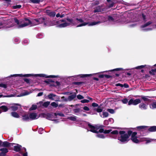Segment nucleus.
<instances>
[{"instance_id":"e2e57ef3","label":"nucleus","mask_w":156,"mask_h":156,"mask_svg":"<svg viewBox=\"0 0 156 156\" xmlns=\"http://www.w3.org/2000/svg\"><path fill=\"white\" fill-rule=\"evenodd\" d=\"M112 131V129H108L104 130V133L105 134H108Z\"/></svg>"},{"instance_id":"5fc2aeb1","label":"nucleus","mask_w":156,"mask_h":156,"mask_svg":"<svg viewBox=\"0 0 156 156\" xmlns=\"http://www.w3.org/2000/svg\"><path fill=\"white\" fill-rule=\"evenodd\" d=\"M137 134V133L136 132H132V134H131V138H133L134 137L137 136L136 135Z\"/></svg>"},{"instance_id":"864d4df0","label":"nucleus","mask_w":156,"mask_h":156,"mask_svg":"<svg viewBox=\"0 0 156 156\" xmlns=\"http://www.w3.org/2000/svg\"><path fill=\"white\" fill-rule=\"evenodd\" d=\"M111 133L112 134L117 135L118 134L119 132L117 130H115L111 132Z\"/></svg>"},{"instance_id":"412c9836","label":"nucleus","mask_w":156,"mask_h":156,"mask_svg":"<svg viewBox=\"0 0 156 156\" xmlns=\"http://www.w3.org/2000/svg\"><path fill=\"white\" fill-rule=\"evenodd\" d=\"M22 119L23 121H28L30 119L29 116L28 115H25L22 116Z\"/></svg>"},{"instance_id":"bf43d9fd","label":"nucleus","mask_w":156,"mask_h":156,"mask_svg":"<svg viewBox=\"0 0 156 156\" xmlns=\"http://www.w3.org/2000/svg\"><path fill=\"white\" fill-rule=\"evenodd\" d=\"M3 0L6 2V3L7 4V5L8 6L9 5L11 4V2H12L11 0Z\"/></svg>"},{"instance_id":"a211bd4d","label":"nucleus","mask_w":156,"mask_h":156,"mask_svg":"<svg viewBox=\"0 0 156 156\" xmlns=\"http://www.w3.org/2000/svg\"><path fill=\"white\" fill-rule=\"evenodd\" d=\"M147 130L149 132H154L156 131V126H153L148 128Z\"/></svg>"},{"instance_id":"338daca9","label":"nucleus","mask_w":156,"mask_h":156,"mask_svg":"<svg viewBox=\"0 0 156 156\" xmlns=\"http://www.w3.org/2000/svg\"><path fill=\"white\" fill-rule=\"evenodd\" d=\"M108 21H113L114 19L111 16H109L108 17Z\"/></svg>"},{"instance_id":"6e6552de","label":"nucleus","mask_w":156,"mask_h":156,"mask_svg":"<svg viewBox=\"0 0 156 156\" xmlns=\"http://www.w3.org/2000/svg\"><path fill=\"white\" fill-rule=\"evenodd\" d=\"M14 144H15L9 143L8 141H5L3 142H2L1 146L6 147H9L11 146H13V145Z\"/></svg>"},{"instance_id":"79ce46f5","label":"nucleus","mask_w":156,"mask_h":156,"mask_svg":"<svg viewBox=\"0 0 156 156\" xmlns=\"http://www.w3.org/2000/svg\"><path fill=\"white\" fill-rule=\"evenodd\" d=\"M68 119L71 121H75L76 120V117L75 116L69 117Z\"/></svg>"},{"instance_id":"423d86ee","label":"nucleus","mask_w":156,"mask_h":156,"mask_svg":"<svg viewBox=\"0 0 156 156\" xmlns=\"http://www.w3.org/2000/svg\"><path fill=\"white\" fill-rule=\"evenodd\" d=\"M76 20L79 22H78V23H79V22L82 23L77 26L76 27H79L83 26H85L89 23L87 22H84V21L82 19L76 18Z\"/></svg>"},{"instance_id":"603ef678","label":"nucleus","mask_w":156,"mask_h":156,"mask_svg":"<svg viewBox=\"0 0 156 156\" xmlns=\"http://www.w3.org/2000/svg\"><path fill=\"white\" fill-rule=\"evenodd\" d=\"M122 102L124 104H126L128 102V100L126 98H125L124 99L122 100H121Z\"/></svg>"},{"instance_id":"f8f14e48","label":"nucleus","mask_w":156,"mask_h":156,"mask_svg":"<svg viewBox=\"0 0 156 156\" xmlns=\"http://www.w3.org/2000/svg\"><path fill=\"white\" fill-rule=\"evenodd\" d=\"M101 104L99 105L97 108H93V110L95 112H96L98 113H100L102 112L103 110V108L101 107Z\"/></svg>"},{"instance_id":"4d7b16f0","label":"nucleus","mask_w":156,"mask_h":156,"mask_svg":"<svg viewBox=\"0 0 156 156\" xmlns=\"http://www.w3.org/2000/svg\"><path fill=\"white\" fill-rule=\"evenodd\" d=\"M54 115L55 116H56L57 115H58L61 117H64V115L62 113H54Z\"/></svg>"},{"instance_id":"aec40b11","label":"nucleus","mask_w":156,"mask_h":156,"mask_svg":"<svg viewBox=\"0 0 156 156\" xmlns=\"http://www.w3.org/2000/svg\"><path fill=\"white\" fill-rule=\"evenodd\" d=\"M76 93H75L74 94L72 95H70L68 97V100L69 101L72 100L74 99L76 97Z\"/></svg>"},{"instance_id":"bb28decb","label":"nucleus","mask_w":156,"mask_h":156,"mask_svg":"<svg viewBox=\"0 0 156 156\" xmlns=\"http://www.w3.org/2000/svg\"><path fill=\"white\" fill-rule=\"evenodd\" d=\"M11 115L13 117L16 118H19L20 117L19 115L16 112H12L11 113Z\"/></svg>"},{"instance_id":"ddd939ff","label":"nucleus","mask_w":156,"mask_h":156,"mask_svg":"<svg viewBox=\"0 0 156 156\" xmlns=\"http://www.w3.org/2000/svg\"><path fill=\"white\" fill-rule=\"evenodd\" d=\"M148 127H149L148 126H138L136 128L139 131L142 130V131H143L147 130Z\"/></svg>"},{"instance_id":"69168bd1","label":"nucleus","mask_w":156,"mask_h":156,"mask_svg":"<svg viewBox=\"0 0 156 156\" xmlns=\"http://www.w3.org/2000/svg\"><path fill=\"white\" fill-rule=\"evenodd\" d=\"M30 1L34 3H39V0H30Z\"/></svg>"},{"instance_id":"6ab92c4d","label":"nucleus","mask_w":156,"mask_h":156,"mask_svg":"<svg viewBox=\"0 0 156 156\" xmlns=\"http://www.w3.org/2000/svg\"><path fill=\"white\" fill-rule=\"evenodd\" d=\"M56 96V95L52 93L50 94L48 96V97L49 99L51 100H52L55 101H58L57 100H55V99L53 98L54 97H55Z\"/></svg>"},{"instance_id":"37998d69","label":"nucleus","mask_w":156,"mask_h":156,"mask_svg":"<svg viewBox=\"0 0 156 156\" xmlns=\"http://www.w3.org/2000/svg\"><path fill=\"white\" fill-rule=\"evenodd\" d=\"M29 94V93L27 92H25L24 93H21L18 95L19 97H22L25 95H27Z\"/></svg>"},{"instance_id":"b1692460","label":"nucleus","mask_w":156,"mask_h":156,"mask_svg":"<svg viewBox=\"0 0 156 156\" xmlns=\"http://www.w3.org/2000/svg\"><path fill=\"white\" fill-rule=\"evenodd\" d=\"M131 140L134 143L138 144L139 143V140L137 139V137L136 136L133 138H131Z\"/></svg>"},{"instance_id":"0e129e2a","label":"nucleus","mask_w":156,"mask_h":156,"mask_svg":"<svg viewBox=\"0 0 156 156\" xmlns=\"http://www.w3.org/2000/svg\"><path fill=\"white\" fill-rule=\"evenodd\" d=\"M81 102L83 103H88L89 102V100L87 99H83L81 101Z\"/></svg>"},{"instance_id":"58836bf2","label":"nucleus","mask_w":156,"mask_h":156,"mask_svg":"<svg viewBox=\"0 0 156 156\" xmlns=\"http://www.w3.org/2000/svg\"><path fill=\"white\" fill-rule=\"evenodd\" d=\"M50 104V101H46L44 102L43 104V106L45 108H47Z\"/></svg>"},{"instance_id":"e433bc0d","label":"nucleus","mask_w":156,"mask_h":156,"mask_svg":"<svg viewBox=\"0 0 156 156\" xmlns=\"http://www.w3.org/2000/svg\"><path fill=\"white\" fill-rule=\"evenodd\" d=\"M101 23V22L100 21L97 22H91L90 23H89L88 25L89 26H93L98 24V23Z\"/></svg>"},{"instance_id":"5701e85b","label":"nucleus","mask_w":156,"mask_h":156,"mask_svg":"<svg viewBox=\"0 0 156 156\" xmlns=\"http://www.w3.org/2000/svg\"><path fill=\"white\" fill-rule=\"evenodd\" d=\"M147 106L145 104L141 103L139 105V108L141 109L146 110L147 109Z\"/></svg>"},{"instance_id":"9b49d317","label":"nucleus","mask_w":156,"mask_h":156,"mask_svg":"<svg viewBox=\"0 0 156 156\" xmlns=\"http://www.w3.org/2000/svg\"><path fill=\"white\" fill-rule=\"evenodd\" d=\"M29 116L30 120H33L36 119L37 115L35 113L32 112L29 114Z\"/></svg>"},{"instance_id":"052dcab7","label":"nucleus","mask_w":156,"mask_h":156,"mask_svg":"<svg viewBox=\"0 0 156 156\" xmlns=\"http://www.w3.org/2000/svg\"><path fill=\"white\" fill-rule=\"evenodd\" d=\"M77 97L79 100H81L84 98V97L80 94H78L77 95Z\"/></svg>"},{"instance_id":"473e14b6","label":"nucleus","mask_w":156,"mask_h":156,"mask_svg":"<svg viewBox=\"0 0 156 156\" xmlns=\"http://www.w3.org/2000/svg\"><path fill=\"white\" fill-rule=\"evenodd\" d=\"M141 102V101L140 99H136L135 100L134 99V105H136L140 103Z\"/></svg>"},{"instance_id":"7c9ffc66","label":"nucleus","mask_w":156,"mask_h":156,"mask_svg":"<svg viewBox=\"0 0 156 156\" xmlns=\"http://www.w3.org/2000/svg\"><path fill=\"white\" fill-rule=\"evenodd\" d=\"M116 2V0H113L111 1V3H109V5H108V7L109 8H111L113 7L114 5V4Z\"/></svg>"},{"instance_id":"a18cd8bd","label":"nucleus","mask_w":156,"mask_h":156,"mask_svg":"<svg viewBox=\"0 0 156 156\" xmlns=\"http://www.w3.org/2000/svg\"><path fill=\"white\" fill-rule=\"evenodd\" d=\"M66 20L65 19L61 20H59L56 21V23L57 24H60L62 22H66Z\"/></svg>"},{"instance_id":"dca6fc26","label":"nucleus","mask_w":156,"mask_h":156,"mask_svg":"<svg viewBox=\"0 0 156 156\" xmlns=\"http://www.w3.org/2000/svg\"><path fill=\"white\" fill-rule=\"evenodd\" d=\"M40 24H43V25L46 26L47 25V22L46 19L44 17L40 18Z\"/></svg>"},{"instance_id":"39448f33","label":"nucleus","mask_w":156,"mask_h":156,"mask_svg":"<svg viewBox=\"0 0 156 156\" xmlns=\"http://www.w3.org/2000/svg\"><path fill=\"white\" fill-rule=\"evenodd\" d=\"M87 123L89 128L90 129V131L94 133H98V132L95 130V126L91 125L89 122H87Z\"/></svg>"},{"instance_id":"f3484780","label":"nucleus","mask_w":156,"mask_h":156,"mask_svg":"<svg viewBox=\"0 0 156 156\" xmlns=\"http://www.w3.org/2000/svg\"><path fill=\"white\" fill-rule=\"evenodd\" d=\"M59 25L58 26V27L60 28H63L69 26L70 25V23H67V22H65L63 23L59 24Z\"/></svg>"},{"instance_id":"393cba45","label":"nucleus","mask_w":156,"mask_h":156,"mask_svg":"<svg viewBox=\"0 0 156 156\" xmlns=\"http://www.w3.org/2000/svg\"><path fill=\"white\" fill-rule=\"evenodd\" d=\"M66 20L70 23H70V25L72 24L73 25H75L76 24L74 21V20L73 19H70L69 18H67L66 19Z\"/></svg>"},{"instance_id":"3c124183","label":"nucleus","mask_w":156,"mask_h":156,"mask_svg":"<svg viewBox=\"0 0 156 156\" xmlns=\"http://www.w3.org/2000/svg\"><path fill=\"white\" fill-rule=\"evenodd\" d=\"M11 108L13 111H16L18 109V107L16 106H12L11 107Z\"/></svg>"},{"instance_id":"774afa93","label":"nucleus","mask_w":156,"mask_h":156,"mask_svg":"<svg viewBox=\"0 0 156 156\" xmlns=\"http://www.w3.org/2000/svg\"><path fill=\"white\" fill-rule=\"evenodd\" d=\"M98 104L94 102L92 104V106L94 107H98Z\"/></svg>"},{"instance_id":"c85d7f7f","label":"nucleus","mask_w":156,"mask_h":156,"mask_svg":"<svg viewBox=\"0 0 156 156\" xmlns=\"http://www.w3.org/2000/svg\"><path fill=\"white\" fill-rule=\"evenodd\" d=\"M0 109L4 112H6L8 110V107L5 105H2L0 106Z\"/></svg>"},{"instance_id":"8fccbe9b","label":"nucleus","mask_w":156,"mask_h":156,"mask_svg":"<svg viewBox=\"0 0 156 156\" xmlns=\"http://www.w3.org/2000/svg\"><path fill=\"white\" fill-rule=\"evenodd\" d=\"M107 111L112 114H114L115 112L114 110L112 109L108 108L107 109Z\"/></svg>"},{"instance_id":"cd10ccee","label":"nucleus","mask_w":156,"mask_h":156,"mask_svg":"<svg viewBox=\"0 0 156 156\" xmlns=\"http://www.w3.org/2000/svg\"><path fill=\"white\" fill-rule=\"evenodd\" d=\"M101 12V9L99 6H98L97 7H96L95 8L94 10V13Z\"/></svg>"},{"instance_id":"ea45409f","label":"nucleus","mask_w":156,"mask_h":156,"mask_svg":"<svg viewBox=\"0 0 156 156\" xmlns=\"http://www.w3.org/2000/svg\"><path fill=\"white\" fill-rule=\"evenodd\" d=\"M22 7L21 5H13L12 6L13 9H20Z\"/></svg>"},{"instance_id":"4be33fe9","label":"nucleus","mask_w":156,"mask_h":156,"mask_svg":"<svg viewBox=\"0 0 156 156\" xmlns=\"http://www.w3.org/2000/svg\"><path fill=\"white\" fill-rule=\"evenodd\" d=\"M52 84H51L50 85V87H56L57 86H58L60 85V83L59 82L56 81V82H54L53 81V82H51Z\"/></svg>"},{"instance_id":"4c0bfd02","label":"nucleus","mask_w":156,"mask_h":156,"mask_svg":"<svg viewBox=\"0 0 156 156\" xmlns=\"http://www.w3.org/2000/svg\"><path fill=\"white\" fill-rule=\"evenodd\" d=\"M154 73H156V69H152L151 71H149V74L152 75H154L155 74Z\"/></svg>"},{"instance_id":"f03ea898","label":"nucleus","mask_w":156,"mask_h":156,"mask_svg":"<svg viewBox=\"0 0 156 156\" xmlns=\"http://www.w3.org/2000/svg\"><path fill=\"white\" fill-rule=\"evenodd\" d=\"M123 70V69L122 68H117L108 71H104L103 72L107 71L111 72L109 74L111 75L112 79H117V77H119L121 74L119 71H122Z\"/></svg>"},{"instance_id":"de8ad7c7","label":"nucleus","mask_w":156,"mask_h":156,"mask_svg":"<svg viewBox=\"0 0 156 156\" xmlns=\"http://www.w3.org/2000/svg\"><path fill=\"white\" fill-rule=\"evenodd\" d=\"M146 66V65H141V66H137L135 68V69H142L145 67Z\"/></svg>"},{"instance_id":"a878e982","label":"nucleus","mask_w":156,"mask_h":156,"mask_svg":"<svg viewBox=\"0 0 156 156\" xmlns=\"http://www.w3.org/2000/svg\"><path fill=\"white\" fill-rule=\"evenodd\" d=\"M153 23L152 22V21H149L144 24V25H142L141 26V28H144L146 27H147L150 24H151Z\"/></svg>"},{"instance_id":"f704fd0d","label":"nucleus","mask_w":156,"mask_h":156,"mask_svg":"<svg viewBox=\"0 0 156 156\" xmlns=\"http://www.w3.org/2000/svg\"><path fill=\"white\" fill-rule=\"evenodd\" d=\"M43 82L46 83L47 84H50L51 83V82H53V81L51 79H48L46 80L43 81Z\"/></svg>"},{"instance_id":"6e6d98bb","label":"nucleus","mask_w":156,"mask_h":156,"mask_svg":"<svg viewBox=\"0 0 156 156\" xmlns=\"http://www.w3.org/2000/svg\"><path fill=\"white\" fill-rule=\"evenodd\" d=\"M96 136L97 137L101 138H104L105 137L104 135L103 134H98Z\"/></svg>"},{"instance_id":"9d476101","label":"nucleus","mask_w":156,"mask_h":156,"mask_svg":"<svg viewBox=\"0 0 156 156\" xmlns=\"http://www.w3.org/2000/svg\"><path fill=\"white\" fill-rule=\"evenodd\" d=\"M1 152L0 153V156H6V154L8 152V150L6 148H2L0 149Z\"/></svg>"},{"instance_id":"680f3d73","label":"nucleus","mask_w":156,"mask_h":156,"mask_svg":"<svg viewBox=\"0 0 156 156\" xmlns=\"http://www.w3.org/2000/svg\"><path fill=\"white\" fill-rule=\"evenodd\" d=\"M103 115L104 116L103 117H106L108 116V114L107 112H103Z\"/></svg>"},{"instance_id":"c9c22d12","label":"nucleus","mask_w":156,"mask_h":156,"mask_svg":"<svg viewBox=\"0 0 156 156\" xmlns=\"http://www.w3.org/2000/svg\"><path fill=\"white\" fill-rule=\"evenodd\" d=\"M141 98L144 101H147L148 102L151 101V100L150 99L146 98L145 96H142Z\"/></svg>"},{"instance_id":"2eb2a0df","label":"nucleus","mask_w":156,"mask_h":156,"mask_svg":"<svg viewBox=\"0 0 156 156\" xmlns=\"http://www.w3.org/2000/svg\"><path fill=\"white\" fill-rule=\"evenodd\" d=\"M57 77V76L54 75H50L47 76L46 75L43 74H40V77H45V78H55Z\"/></svg>"},{"instance_id":"7ed1b4c3","label":"nucleus","mask_w":156,"mask_h":156,"mask_svg":"<svg viewBox=\"0 0 156 156\" xmlns=\"http://www.w3.org/2000/svg\"><path fill=\"white\" fill-rule=\"evenodd\" d=\"M14 21L18 25V28H20L22 27H26L30 24L32 23V22L28 18H25L24 19V20L26 21H28L27 23H24L23 24H22L21 25H19L20 23L19 20L16 18H14Z\"/></svg>"},{"instance_id":"0eeeda50","label":"nucleus","mask_w":156,"mask_h":156,"mask_svg":"<svg viewBox=\"0 0 156 156\" xmlns=\"http://www.w3.org/2000/svg\"><path fill=\"white\" fill-rule=\"evenodd\" d=\"M52 116V115L50 113H48L47 114L42 113L40 114V117H42L50 120H51L50 119V118H51Z\"/></svg>"},{"instance_id":"13d9d810","label":"nucleus","mask_w":156,"mask_h":156,"mask_svg":"<svg viewBox=\"0 0 156 156\" xmlns=\"http://www.w3.org/2000/svg\"><path fill=\"white\" fill-rule=\"evenodd\" d=\"M0 87L6 88L7 87V85L1 83H0Z\"/></svg>"},{"instance_id":"1a4fd4ad","label":"nucleus","mask_w":156,"mask_h":156,"mask_svg":"<svg viewBox=\"0 0 156 156\" xmlns=\"http://www.w3.org/2000/svg\"><path fill=\"white\" fill-rule=\"evenodd\" d=\"M92 76L91 74H80L77 75H76L73 76V77L77 79L78 80L80 78H83L86 77H87L90 76Z\"/></svg>"},{"instance_id":"20e7f679","label":"nucleus","mask_w":156,"mask_h":156,"mask_svg":"<svg viewBox=\"0 0 156 156\" xmlns=\"http://www.w3.org/2000/svg\"><path fill=\"white\" fill-rule=\"evenodd\" d=\"M13 76H19L20 77H29L31 76H34L35 77L38 76H39V74H37L33 75V74H26L23 75L22 74H15L13 75Z\"/></svg>"},{"instance_id":"a19ab883","label":"nucleus","mask_w":156,"mask_h":156,"mask_svg":"<svg viewBox=\"0 0 156 156\" xmlns=\"http://www.w3.org/2000/svg\"><path fill=\"white\" fill-rule=\"evenodd\" d=\"M128 105H134V99H131L128 102Z\"/></svg>"},{"instance_id":"2f4dec72","label":"nucleus","mask_w":156,"mask_h":156,"mask_svg":"<svg viewBox=\"0 0 156 156\" xmlns=\"http://www.w3.org/2000/svg\"><path fill=\"white\" fill-rule=\"evenodd\" d=\"M85 83V82H73L72 83V84L73 85H79L80 84H84Z\"/></svg>"},{"instance_id":"4468645a","label":"nucleus","mask_w":156,"mask_h":156,"mask_svg":"<svg viewBox=\"0 0 156 156\" xmlns=\"http://www.w3.org/2000/svg\"><path fill=\"white\" fill-rule=\"evenodd\" d=\"M16 145L14 147L13 150L16 152H19L21 151L22 146L18 144H15Z\"/></svg>"},{"instance_id":"c756f323","label":"nucleus","mask_w":156,"mask_h":156,"mask_svg":"<svg viewBox=\"0 0 156 156\" xmlns=\"http://www.w3.org/2000/svg\"><path fill=\"white\" fill-rule=\"evenodd\" d=\"M150 108L152 109L156 108V101L153 102L150 105Z\"/></svg>"},{"instance_id":"f257e3e1","label":"nucleus","mask_w":156,"mask_h":156,"mask_svg":"<svg viewBox=\"0 0 156 156\" xmlns=\"http://www.w3.org/2000/svg\"><path fill=\"white\" fill-rule=\"evenodd\" d=\"M132 132V131L129 130L127 132V133H126L125 131H120L119 133L120 136H118V140L122 143L127 142L129 140V138Z\"/></svg>"},{"instance_id":"09e8293b","label":"nucleus","mask_w":156,"mask_h":156,"mask_svg":"<svg viewBox=\"0 0 156 156\" xmlns=\"http://www.w3.org/2000/svg\"><path fill=\"white\" fill-rule=\"evenodd\" d=\"M80 111H81V110L80 108H77L73 109V111L75 113L79 112Z\"/></svg>"},{"instance_id":"49530a36","label":"nucleus","mask_w":156,"mask_h":156,"mask_svg":"<svg viewBox=\"0 0 156 156\" xmlns=\"http://www.w3.org/2000/svg\"><path fill=\"white\" fill-rule=\"evenodd\" d=\"M56 13L55 12H51L49 13V16L50 17H54Z\"/></svg>"},{"instance_id":"c03bdc74","label":"nucleus","mask_w":156,"mask_h":156,"mask_svg":"<svg viewBox=\"0 0 156 156\" xmlns=\"http://www.w3.org/2000/svg\"><path fill=\"white\" fill-rule=\"evenodd\" d=\"M51 105L55 108H56L58 106V104L55 102L51 103Z\"/></svg>"},{"instance_id":"72a5a7b5","label":"nucleus","mask_w":156,"mask_h":156,"mask_svg":"<svg viewBox=\"0 0 156 156\" xmlns=\"http://www.w3.org/2000/svg\"><path fill=\"white\" fill-rule=\"evenodd\" d=\"M37 108V106L36 105H33L29 109L30 111H31L36 110Z\"/></svg>"}]
</instances>
